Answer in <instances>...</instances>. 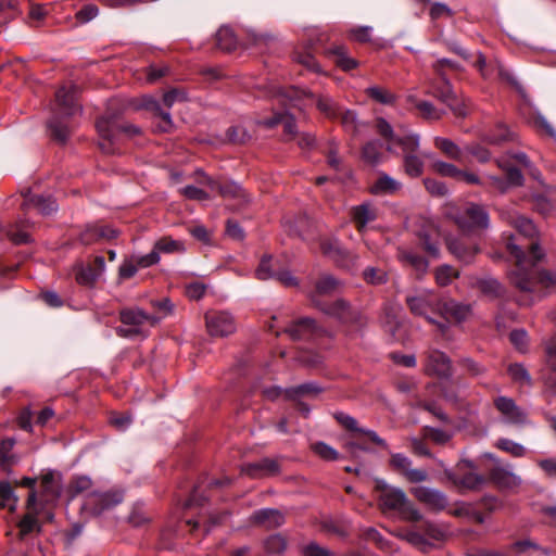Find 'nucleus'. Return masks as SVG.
Instances as JSON below:
<instances>
[{
    "instance_id": "f257e3e1",
    "label": "nucleus",
    "mask_w": 556,
    "mask_h": 556,
    "mask_svg": "<svg viewBox=\"0 0 556 556\" xmlns=\"http://www.w3.org/2000/svg\"><path fill=\"white\" fill-rule=\"evenodd\" d=\"M511 225L517 235L504 236L506 250L515 261L507 278L510 286L525 296L523 304H530L556 283V275L538 266L545 254L536 240L539 232L533 222L517 216Z\"/></svg>"
},
{
    "instance_id": "f03ea898",
    "label": "nucleus",
    "mask_w": 556,
    "mask_h": 556,
    "mask_svg": "<svg viewBox=\"0 0 556 556\" xmlns=\"http://www.w3.org/2000/svg\"><path fill=\"white\" fill-rule=\"evenodd\" d=\"M406 303L412 314L437 325L442 333L446 331L447 324L462 323L471 312L470 305L454 300H441L432 292L407 296Z\"/></svg>"
},
{
    "instance_id": "7ed1b4c3",
    "label": "nucleus",
    "mask_w": 556,
    "mask_h": 556,
    "mask_svg": "<svg viewBox=\"0 0 556 556\" xmlns=\"http://www.w3.org/2000/svg\"><path fill=\"white\" fill-rule=\"evenodd\" d=\"M341 282L330 275H323L316 281L315 290L311 292L312 305L324 314L338 319L342 325L354 330H359L367 325V318L361 311L353 309L344 300H337L333 303H326L319 298L337 292Z\"/></svg>"
},
{
    "instance_id": "20e7f679",
    "label": "nucleus",
    "mask_w": 556,
    "mask_h": 556,
    "mask_svg": "<svg viewBox=\"0 0 556 556\" xmlns=\"http://www.w3.org/2000/svg\"><path fill=\"white\" fill-rule=\"evenodd\" d=\"M96 128L100 137L99 147L105 153H115V143L122 138H131L140 134V128L126 123L119 115L105 114L98 118Z\"/></svg>"
},
{
    "instance_id": "39448f33",
    "label": "nucleus",
    "mask_w": 556,
    "mask_h": 556,
    "mask_svg": "<svg viewBox=\"0 0 556 556\" xmlns=\"http://www.w3.org/2000/svg\"><path fill=\"white\" fill-rule=\"evenodd\" d=\"M496 164L505 174V177L488 176L486 179L488 185L498 192H505L513 186H521L523 182L521 168H531L530 160L522 152L511 154L507 159H498L496 160Z\"/></svg>"
},
{
    "instance_id": "423d86ee",
    "label": "nucleus",
    "mask_w": 556,
    "mask_h": 556,
    "mask_svg": "<svg viewBox=\"0 0 556 556\" xmlns=\"http://www.w3.org/2000/svg\"><path fill=\"white\" fill-rule=\"evenodd\" d=\"M121 326L115 328V332L121 338L134 339L137 337H146L144 327L155 326L160 318L150 315L138 307H127L119 311Z\"/></svg>"
},
{
    "instance_id": "0eeeda50",
    "label": "nucleus",
    "mask_w": 556,
    "mask_h": 556,
    "mask_svg": "<svg viewBox=\"0 0 556 556\" xmlns=\"http://www.w3.org/2000/svg\"><path fill=\"white\" fill-rule=\"evenodd\" d=\"M380 490L379 503L383 511L395 510L401 517L407 521H420L421 514L406 498L405 493L401 489L391 488L380 482L377 484Z\"/></svg>"
},
{
    "instance_id": "6e6552de",
    "label": "nucleus",
    "mask_w": 556,
    "mask_h": 556,
    "mask_svg": "<svg viewBox=\"0 0 556 556\" xmlns=\"http://www.w3.org/2000/svg\"><path fill=\"white\" fill-rule=\"evenodd\" d=\"M399 536L422 553H428L434 546L430 540L443 542L447 538V529L430 521H424L418 529L407 530L400 533Z\"/></svg>"
},
{
    "instance_id": "1a4fd4ad",
    "label": "nucleus",
    "mask_w": 556,
    "mask_h": 556,
    "mask_svg": "<svg viewBox=\"0 0 556 556\" xmlns=\"http://www.w3.org/2000/svg\"><path fill=\"white\" fill-rule=\"evenodd\" d=\"M451 218L464 235L473 233L489 227V214L479 204L468 203L451 214Z\"/></svg>"
},
{
    "instance_id": "9d476101",
    "label": "nucleus",
    "mask_w": 556,
    "mask_h": 556,
    "mask_svg": "<svg viewBox=\"0 0 556 556\" xmlns=\"http://www.w3.org/2000/svg\"><path fill=\"white\" fill-rule=\"evenodd\" d=\"M199 182L205 184L212 191L218 192L224 199L235 200V207L239 208L250 201L249 194L242 187L233 181L218 182L210 178L204 172L197 170Z\"/></svg>"
},
{
    "instance_id": "9b49d317",
    "label": "nucleus",
    "mask_w": 556,
    "mask_h": 556,
    "mask_svg": "<svg viewBox=\"0 0 556 556\" xmlns=\"http://www.w3.org/2000/svg\"><path fill=\"white\" fill-rule=\"evenodd\" d=\"M124 500V494L119 490H110L106 492H91L84 502L83 508L91 515L98 516L105 510L112 509Z\"/></svg>"
},
{
    "instance_id": "f8f14e48",
    "label": "nucleus",
    "mask_w": 556,
    "mask_h": 556,
    "mask_svg": "<svg viewBox=\"0 0 556 556\" xmlns=\"http://www.w3.org/2000/svg\"><path fill=\"white\" fill-rule=\"evenodd\" d=\"M78 96V86L72 83L62 85L55 92V112L65 116H73L80 112Z\"/></svg>"
},
{
    "instance_id": "ddd939ff",
    "label": "nucleus",
    "mask_w": 556,
    "mask_h": 556,
    "mask_svg": "<svg viewBox=\"0 0 556 556\" xmlns=\"http://www.w3.org/2000/svg\"><path fill=\"white\" fill-rule=\"evenodd\" d=\"M493 405L504 422L513 426H523L528 424L527 412L518 406L514 399L500 395L493 400Z\"/></svg>"
},
{
    "instance_id": "4468645a",
    "label": "nucleus",
    "mask_w": 556,
    "mask_h": 556,
    "mask_svg": "<svg viewBox=\"0 0 556 556\" xmlns=\"http://www.w3.org/2000/svg\"><path fill=\"white\" fill-rule=\"evenodd\" d=\"M336 420L348 431L354 433L355 439L359 442V445H366L364 438H367L370 442L376 445L388 448L387 442L381 439L375 431L358 427L357 420L342 412L334 414Z\"/></svg>"
},
{
    "instance_id": "2eb2a0df",
    "label": "nucleus",
    "mask_w": 556,
    "mask_h": 556,
    "mask_svg": "<svg viewBox=\"0 0 556 556\" xmlns=\"http://www.w3.org/2000/svg\"><path fill=\"white\" fill-rule=\"evenodd\" d=\"M185 251L184 243L174 240L170 237H162L155 243L153 250L146 254L140 255L138 264L142 268L150 267L160 262V253H181Z\"/></svg>"
},
{
    "instance_id": "dca6fc26",
    "label": "nucleus",
    "mask_w": 556,
    "mask_h": 556,
    "mask_svg": "<svg viewBox=\"0 0 556 556\" xmlns=\"http://www.w3.org/2000/svg\"><path fill=\"white\" fill-rule=\"evenodd\" d=\"M205 323L213 337H226L236 330L235 319L227 312H208L205 314Z\"/></svg>"
},
{
    "instance_id": "f3484780",
    "label": "nucleus",
    "mask_w": 556,
    "mask_h": 556,
    "mask_svg": "<svg viewBox=\"0 0 556 556\" xmlns=\"http://www.w3.org/2000/svg\"><path fill=\"white\" fill-rule=\"evenodd\" d=\"M280 469V458L265 457L257 462L242 465L241 472L252 479H262L279 475Z\"/></svg>"
},
{
    "instance_id": "a211bd4d",
    "label": "nucleus",
    "mask_w": 556,
    "mask_h": 556,
    "mask_svg": "<svg viewBox=\"0 0 556 556\" xmlns=\"http://www.w3.org/2000/svg\"><path fill=\"white\" fill-rule=\"evenodd\" d=\"M410 493L419 503L432 511L444 510L447 506L446 496L438 490L427 486H415L410 489Z\"/></svg>"
},
{
    "instance_id": "6ab92c4d",
    "label": "nucleus",
    "mask_w": 556,
    "mask_h": 556,
    "mask_svg": "<svg viewBox=\"0 0 556 556\" xmlns=\"http://www.w3.org/2000/svg\"><path fill=\"white\" fill-rule=\"evenodd\" d=\"M389 464L394 471L403 475L405 479L412 483L424 482L428 478V473L426 470L412 469L410 459L403 454H392Z\"/></svg>"
},
{
    "instance_id": "aec40b11",
    "label": "nucleus",
    "mask_w": 556,
    "mask_h": 556,
    "mask_svg": "<svg viewBox=\"0 0 556 556\" xmlns=\"http://www.w3.org/2000/svg\"><path fill=\"white\" fill-rule=\"evenodd\" d=\"M425 371L429 376L448 379L452 376L450 357L441 351H430L427 355Z\"/></svg>"
},
{
    "instance_id": "412c9836",
    "label": "nucleus",
    "mask_w": 556,
    "mask_h": 556,
    "mask_svg": "<svg viewBox=\"0 0 556 556\" xmlns=\"http://www.w3.org/2000/svg\"><path fill=\"white\" fill-rule=\"evenodd\" d=\"M351 222L354 224L358 233L364 235L368 224L378 218V210L369 202L352 206L349 212Z\"/></svg>"
},
{
    "instance_id": "4be33fe9",
    "label": "nucleus",
    "mask_w": 556,
    "mask_h": 556,
    "mask_svg": "<svg viewBox=\"0 0 556 556\" xmlns=\"http://www.w3.org/2000/svg\"><path fill=\"white\" fill-rule=\"evenodd\" d=\"M292 340H309L319 334L321 329L313 318L304 317L293 321L282 330Z\"/></svg>"
},
{
    "instance_id": "5701e85b",
    "label": "nucleus",
    "mask_w": 556,
    "mask_h": 556,
    "mask_svg": "<svg viewBox=\"0 0 556 556\" xmlns=\"http://www.w3.org/2000/svg\"><path fill=\"white\" fill-rule=\"evenodd\" d=\"M141 108L151 111L157 122H154V127L159 132H169L174 128V124L168 112L161 109L159 101L152 97H143Z\"/></svg>"
},
{
    "instance_id": "b1692460",
    "label": "nucleus",
    "mask_w": 556,
    "mask_h": 556,
    "mask_svg": "<svg viewBox=\"0 0 556 556\" xmlns=\"http://www.w3.org/2000/svg\"><path fill=\"white\" fill-rule=\"evenodd\" d=\"M105 268L104 257L98 255L91 263L80 265L76 271V281L83 286H92Z\"/></svg>"
},
{
    "instance_id": "393cba45",
    "label": "nucleus",
    "mask_w": 556,
    "mask_h": 556,
    "mask_svg": "<svg viewBox=\"0 0 556 556\" xmlns=\"http://www.w3.org/2000/svg\"><path fill=\"white\" fill-rule=\"evenodd\" d=\"M117 236V230L110 225L94 224L85 228V230L79 236V240L85 245H90L103 239H114Z\"/></svg>"
},
{
    "instance_id": "a878e982",
    "label": "nucleus",
    "mask_w": 556,
    "mask_h": 556,
    "mask_svg": "<svg viewBox=\"0 0 556 556\" xmlns=\"http://www.w3.org/2000/svg\"><path fill=\"white\" fill-rule=\"evenodd\" d=\"M490 480L501 490H514L520 486L521 479L505 467H494L489 473Z\"/></svg>"
},
{
    "instance_id": "bb28decb",
    "label": "nucleus",
    "mask_w": 556,
    "mask_h": 556,
    "mask_svg": "<svg viewBox=\"0 0 556 556\" xmlns=\"http://www.w3.org/2000/svg\"><path fill=\"white\" fill-rule=\"evenodd\" d=\"M319 391H320V389L317 386H315L313 383H304V384L298 386L295 388L287 389L285 391H282L280 388H277V387L268 388V389H265L263 391V393L267 399L275 400V399L279 397L282 394V392H285V394L288 399H295L298 396L305 395V394H316Z\"/></svg>"
},
{
    "instance_id": "cd10ccee",
    "label": "nucleus",
    "mask_w": 556,
    "mask_h": 556,
    "mask_svg": "<svg viewBox=\"0 0 556 556\" xmlns=\"http://www.w3.org/2000/svg\"><path fill=\"white\" fill-rule=\"evenodd\" d=\"M251 521L268 529L278 528L285 523V516L277 509L264 508L253 513Z\"/></svg>"
},
{
    "instance_id": "c85d7f7f",
    "label": "nucleus",
    "mask_w": 556,
    "mask_h": 556,
    "mask_svg": "<svg viewBox=\"0 0 556 556\" xmlns=\"http://www.w3.org/2000/svg\"><path fill=\"white\" fill-rule=\"evenodd\" d=\"M401 189L402 184L399 180L381 172L377 180L369 187V192L374 195H387L395 194Z\"/></svg>"
},
{
    "instance_id": "c756f323",
    "label": "nucleus",
    "mask_w": 556,
    "mask_h": 556,
    "mask_svg": "<svg viewBox=\"0 0 556 556\" xmlns=\"http://www.w3.org/2000/svg\"><path fill=\"white\" fill-rule=\"evenodd\" d=\"M448 251L464 263H470L479 249L475 244H466L462 239H448Z\"/></svg>"
},
{
    "instance_id": "7c9ffc66",
    "label": "nucleus",
    "mask_w": 556,
    "mask_h": 556,
    "mask_svg": "<svg viewBox=\"0 0 556 556\" xmlns=\"http://www.w3.org/2000/svg\"><path fill=\"white\" fill-rule=\"evenodd\" d=\"M22 207L25 212H29L31 208L37 210L38 213L42 215H50L58 208L55 201L51 197L46 198L42 195H34L25 199Z\"/></svg>"
},
{
    "instance_id": "2f4dec72",
    "label": "nucleus",
    "mask_w": 556,
    "mask_h": 556,
    "mask_svg": "<svg viewBox=\"0 0 556 556\" xmlns=\"http://www.w3.org/2000/svg\"><path fill=\"white\" fill-rule=\"evenodd\" d=\"M434 147L441 151V153L450 160L458 163L465 162V149L463 150L454 141L443 137L434 138Z\"/></svg>"
},
{
    "instance_id": "473e14b6",
    "label": "nucleus",
    "mask_w": 556,
    "mask_h": 556,
    "mask_svg": "<svg viewBox=\"0 0 556 556\" xmlns=\"http://www.w3.org/2000/svg\"><path fill=\"white\" fill-rule=\"evenodd\" d=\"M26 223L21 220L16 223L15 226H12L10 229L4 230L0 227V241L8 237L10 241L16 245L25 244L30 241L29 233L25 230Z\"/></svg>"
},
{
    "instance_id": "72a5a7b5",
    "label": "nucleus",
    "mask_w": 556,
    "mask_h": 556,
    "mask_svg": "<svg viewBox=\"0 0 556 556\" xmlns=\"http://www.w3.org/2000/svg\"><path fill=\"white\" fill-rule=\"evenodd\" d=\"M428 92L442 102L450 101L454 94L452 86L444 75H439V79L430 84Z\"/></svg>"
},
{
    "instance_id": "f704fd0d",
    "label": "nucleus",
    "mask_w": 556,
    "mask_h": 556,
    "mask_svg": "<svg viewBox=\"0 0 556 556\" xmlns=\"http://www.w3.org/2000/svg\"><path fill=\"white\" fill-rule=\"evenodd\" d=\"M327 54L333 55L336 58L334 63L342 71L348 72V71H351V70L357 67V65H358V63L355 59L350 58L348 55V51H346L345 47H343V46H334V47L330 48L329 50H327Z\"/></svg>"
},
{
    "instance_id": "c9c22d12",
    "label": "nucleus",
    "mask_w": 556,
    "mask_h": 556,
    "mask_svg": "<svg viewBox=\"0 0 556 556\" xmlns=\"http://www.w3.org/2000/svg\"><path fill=\"white\" fill-rule=\"evenodd\" d=\"M425 162L419 153L403 156L404 173L410 178H418L422 175Z\"/></svg>"
},
{
    "instance_id": "e433bc0d",
    "label": "nucleus",
    "mask_w": 556,
    "mask_h": 556,
    "mask_svg": "<svg viewBox=\"0 0 556 556\" xmlns=\"http://www.w3.org/2000/svg\"><path fill=\"white\" fill-rule=\"evenodd\" d=\"M216 45L223 50L230 52L238 46L237 37L230 27L223 26L216 33Z\"/></svg>"
},
{
    "instance_id": "4c0bfd02",
    "label": "nucleus",
    "mask_w": 556,
    "mask_h": 556,
    "mask_svg": "<svg viewBox=\"0 0 556 556\" xmlns=\"http://www.w3.org/2000/svg\"><path fill=\"white\" fill-rule=\"evenodd\" d=\"M362 159L370 165L379 164L382 160V143L378 140L366 142L362 148Z\"/></svg>"
},
{
    "instance_id": "58836bf2",
    "label": "nucleus",
    "mask_w": 556,
    "mask_h": 556,
    "mask_svg": "<svg viewBox=\"0 0 556 556\" xmlns=\"http://www.w3.org/2000/svg\"><path fill=\"white\" fill-rule=\"evenodd\" d=\"M15 443L16 442L14 438H5L0 440V467L2 470H10V468L15 463V457L12 454Z\"/></svg>"
},
{
    "instance_id": "ea45409f",
    "label": "nucleus",
    "mask_w": 556,
    "mask_h": 556,
    "mask_svg": "<svg viewBox=\"0 0 556 556\" xmlns=\"http://www.w3.org/2000/svg\"><path fill=\"white\" fill-rule=\"evenodd\" d=\"M510 131L504 124H496L494 129L484 131L481 135V140L490 144H500L510 140Z\"/></svg>"
},
{
    "instance_id": "a19ab883",
    "label": "nucleus",
    "mask_w": 556,
    "mask_h": 556,
    "mask_svg": "<svg viewBox=\"0 0 556 556\" xmlns=\"http://www.w3.org/2000/svg\"><path fill=\"white\" fill-rule=\"evenodd\" d=\"M278 124H282L286 135L292 136L295 134V121L289 114L276 113L271 118L264 121V125L268 128H271Z\"/></svg>"
},
{
    "instance_id": "79ce46f5",
    "label": "nucleus",
    "mask_w": 556,
    "mask_h": 556,
    "mask_svg": "<svg viewBox=\"0 0 556 556\" xmlns=\"http://www.w3.org/2000/svg\"><path fill=\"white\" fill-rule=\"evenodd\" d=\"M264 551L268 555H281L288 546L287 539L280 534H271L264 540Z\"/></svg>"
},
{
    "instance_id": "37998d69",
    "label": "nucleus",
    "mask_w": 556,
    "mask_h": 556,
    "mask_svg": "<svg viewBox=\"0 0 556 556\" xmlns=\"http://www.w3.org/2000/svg\"><path fill=\"white\" fill-rule=\"evenodd\" d=\"M316 104L320 113L324 114L327 118L333 121L339 117L341 106L330 97L318 96Z\"/></svg>"
},
{
    "instance_id": "c03bdc74",
    "label": "nucleus",
    "mask_w": 556,
    "mask_h": 556,
    "mask_svg": "<svg viewBox=\"0 0 556 556\" xmlns=\"http://www.w3.org/2000/svg\"><path fill=\"white\" fill-rule=\"evenodd\" d=\"M457 365L470 378H477L486 372V367L471 357L459 358Z\"/></svg>"
},
{
    "instance_id": "a18cd8bd",
    "label": "nucleus",
    "mask_w": 556,
    "mask_h": 556,
    "mask_svg": "<svg viewBox=\"0 0 556 556\" xmlns=\"http://www.w3.org/2000/svg\"><path fill=\"white\" fill-rule=\"evenodd\" d=\"M397 256L401 262L410 265L418 271H425L428 267V262L426 258L415 252L399 250Z\"/></svg>"
},
{
    "instance_id": "49530a36",
    "label": "nucleus",
    "mask_w": 556,
    "mask_h": 556,
    "mask_svg": "<svg viewBox=\"0 0 556 556\" xmlns=\"http://www.w3.org/2000/svg\"><path fill=\"white\" fill-rule=\"evenodd\" d=\"M393 143L401 147L403 156L407 154H416L419 150V136L416 134H409L403 137H396Z\"/></svg>"
},
{
    "instance_id": "de8ad7c7",
    "label": "nucleus",
    "mask_w": 556,
    "mask_h": 556,
    "mask_svg": "<svg viewBox=\"0 0 556 556\" xmlns=\"http://www.w3.org/2000/svg\"><path fill=\"white\" fill-rule=\"evenodd\" d=\"M92 486V481L87 476H77L74 477L68 486L67 493L71 498L76 497L77 495L90 490Z\"/></svg>"
},
{
    "instance_id": "09e8293b",
    "label": "nucleus",
    "mask_w": 556,
    "mask_h": 556,
    "mask_svg": "<svg viewBox=\"0 0 556 556\" xmlns=\"http://www.w3.org/2000/svg\"><path fill=\"white\" fill-rule=\"evenodd\" d=\"M40 486L42 492L52 498H56L61 494V485L55 480L53 472H47L41 476Z\"/></svg>"
},
{
    "instance_id": "8fccbe9b",
    "label": "nucleus",
    "mask_w": 556,
    "mask_h": 556,
    "mask_svg": "<svg viewBox=\"0 0 556 556\" xmlns=\"http://www.w3.org/2000/svg\"><path fill=\"white\" fill-rule=\"evenodd\" d=\"M366 94L375 100L378 103L381 104H393L396 100V97L394 93L389 91L388 89L374 86L366 89Z\"/></svg>"
},
{
    "instance_id": "3c124183",
    "label": "nucleus",
    "mask_w": 556,
    "mask_h": 556,
    "mask_svg": "<svg viewBox=\"0 0 556 556\" xmlns=\"http://www.w3.org/2000/svg\"><path fill=\"white\" fill-rule=\"evenodd\" d=\"M495 446L514 457H523L527 453V450L521 444L506 438L498 439Z\"/></svg>"
},
{
    "instance_id": "603ef678",
    "label": "nucleus",
    "mask_w": 556,
    "mask_h": 556,
    "mask_svg": "<svg viewBox=\"0 0 556 556\" xmlns=\"http://www.w3.org/2000/svg\"><path fill=\"white\" fill-rule=\"evenodd\" d=\"M459 273L450 265H442L435 269V281L441 287L448 286L453 279L458 278Z\"/></svg>"
},
{
    "instance_id": "864d4df0",
    "label": "nucleus",
    "mask_w": 556,
    "mask_h": 556,
    "mask_svg": "<svg viewBox=\"0 0 556 556\" xmlns=\"http://www.w3.org/2000/svg\"><path fill=\"white\" fill-rule=\"evenodd\" d=\"M431 167L433 172L437 173L438 175L442 177L453 178L455 180L458 179V176L460 174V168H458L452 163H447L444 161H434L431 164Z\"/></svg>"
},
{
    "instance_id": "5fc2aeb1",
    "label": "nucleus",
    "mask_w": 556,
    "mask_h": 556,
    "mask_svg": "<svg viewBox=\"0 0 556 556\" xmlns=\"http://www.w3.org/2000/svg\"><path fill=\"white\" fill-rule=\"evenodd\" d=\"M20 530V535L26 536L34 531H40V525L35 514L27 513L17 525Z\"/></svg>"
},
{
    "instance_id": "6e6d98bb",
    "label": "nucleus",
    "mask_w": 556,
    "mask_h": 556,
    "mask_svg": "<svg viewBox=\"0 0 556 556\" xmlns=\"http://www.w3.org/2000/svg\"><path fill=\"white\" fill-rule=\"evenodd\" d=\"M294 60L302 64L304 67H306L308 71H312L317 74H323V70L318 62L316 61L315 56L312 54L311 51H296L294 53Z\"/></svg>"
},
{
    "instance_id": "4d7b16f0",
    "label": "nucleus",
    "mask_w": 556,
    "mask_h": 556,
    "mask_svg": "<svg viewBox=\"0 0 556 556\" xmlns=\"http://www.w3.org/2000/svg\"><path fill=\"white\" fill-rule=\"evenodd\" d=\"M484 478L475 472H468L455 479V483L468 490L479 489L484 483Z\"/></svg>"
},
{
    "instance_id": "13d9d810",
    "label": "nucleus",
    "mask_w": 556,
    "mask_h": 556,
    "mask_svg": "<svg viewBox=\"0 0 556 556\" xmlns=\"http://www.w3.org/2000/svg\"><path fill=\"white\" fill-rule=\"evenodd\" d=\"M140 256H134L130 260H125L118 269V276L121 279L126 280L132 278L138 268H141L138 264Z\"/></svg>"
},
{
    "instance_id": "bf43d9fd",
    "label": "nucleus",
    "mask_w": 556,
    "mask_h": 556,
    "mask_svg": "<svg viewBox=\"0 0 556 556\" xmlns=\"http://www.w3.org/2000/svg\"><path fill=\"white\" fill-rule=\"evenodd\" d=\"M465 152L473 156L479 163H488L491 160V152L489 149L482 147L480 143H470L465 147Z\"/></svg>"
},
{
    "instance_id": "052dcab7",
    "label": "nucleus",
    "mask_w": 556,
    "mask_h": 556,
    "mask_svg": "<svg viewBox=\"0 0 556 556\" xmlns=\"http://www.w3.org/2000/svg\"><path fill=\"white\" fill-rule=\"evenodd\" d=\"M337 119H340L342 127L350 132L357 131V118L354 111L340 109V114Z\"/></svg>"
},
{
    "instance_id": "680f3d73",
    "label": "nucleus",
    "mask_w": 556,
    "mask_h": 556,
    "mask_svg": "<svg viewBox=\"0 0 556 556\" xmlns=\"http://www.w3.org/2000/svg\"><path fill=\"white\" fill-rule=\"evenodd\" d=\"M312 451L325 460H336L339 457L338 452L324 442H316L311 445Z\"/></svg>"
},
{
    "instance_id": "e2e57ef3",
    "label": "nucleus",
    "mask_w": 556,
    "mask_h": 556,
    "mask_svg": "<svg viewBox=\"0 0 556 556\" xmlns=\"http://www.w3.org/2000/svg\"><path fill=\"white\" fill-rule=\"evenodd\" d=\"M507 371L514 381L526 384L531 383L530 375L521 364H510Z\"/></svg>"
},
{
    "instance_id": "0e129e2a",
    "label": "nucleus",
    "mask_w": 556,
    "mask_h": 556,
    "mask_svg": "<svg viewBox=\"0 0 556 556\" xmlns=\"http://www.w3.org/2000/svg\"><path fill=\"white\" fill-rule=\"evenodd\" d=\"M48 126L51 130V136L60 141V142H65L67 137H68V128L65 124L59 122L58 119L55 118H52L51 121H49L48 123Z\"/></svg>"
},
{
    "instance_id": "69168bd1",
    "label": "nucleus",
    "mask_w": 556,
    "mask_h": 556,
    "mask_svg": "<svg viewBox=\"0 0 556 556\" xmlns=\"http://www.w3.org/2000/svg\"><path fill=\"white\" fill-rule=\"evenodd\" d=\"M169 72V68L165 64H153L146 68V78L147 81L153 84L166 76Z\"/></svg>"
},
{
    "instance_id": "338daca9",
    "label": "nucleus",
    "mask_w": 556,
    "mask_h": 556,
    "mask_svg": "<svg viewBox=\"0 0 556 556\" xmlns=\"http://www.w3.org/2000/svg\"><path fill=\"white\" fill-rule=\"evenodd\" d=\"M416 110L426 119L437 121L441 118V113L428 101L416 102Z\"/></svg>"
},
{
    "instance_id": "774afa93",
    "label": "nucleus",
    "mask_w": 556,
    "mask_h": 556,
    "mask_svg": "<svg viewBox=\"0 0 556 556\" xmlns=\"http://www.w3.org/2000/svg\"><path fill=\"white\" fill-rule=\"evenodd\" d=\"M375 127L377 132L388 142L393 143L395 140V136L393 134V128L388 121L383 117L376 118Z\"/></svg>"
}]
</instances>
